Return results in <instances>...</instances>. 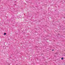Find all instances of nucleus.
<instances>
[{"label":"nucleus","mask_w":65,"mask_h":65,"mask_svg":"<svg viewBox=\"0 0 65 65\" xmlns=\"http://www.w3.org/2000/svg\"><path fill=\"white\" fill-rule=\"evenodd\" d=\"M52 51H54V50H52Z\"/></svg>","instance_id":"3"},{"label":"nucleus","mask_w":65,"mask_h":65,"mask_svg":"<svg viewBox=\"0 0 65 65\" xmlns=\"http://www.w3.org/2000/svg\"><path fill=\"white\" fill-rule=\"evenodd\" d=\"M61 59V60H63V58L62 57Z\"/></svg>","instance_id":"1"},{"label":"nucleus","mask_w":65,"mask_h":65,"mask_svg":"<svg viewBox=\"0 0 65 65\" xmlns=\"http://www.w3.org/2000/svg\"><path fill=\"white\" fill-rule=\"evenodd\" d=\"M6 33H4V35H6Z\"/></svg>","instance_id":"2"}]
</instances>
